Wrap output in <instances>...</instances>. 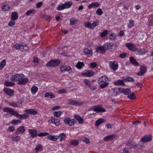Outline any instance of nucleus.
<instances>
[{
  "label": "nucleus",
  "mask_w": 153,
  "mask_h": 153,
  "mask_svg": "<svg viewBox=\"0 0 153 153\" xmlns=\"http://www.w3.org/2000/svg\"><path fill=\"white\" fill-rule=\"evenodd\" d=\"M3 110L4 112H8L10 114L15 116L20 120L26 119L29 117V115L25 113L23 114H19L13 109L8 107H5L3 109Z\"/></svg>",
  "instance_id": "nucleus-1"
},
{
  "label": "nucleus",
  "mask_w": 153,
  "mask_h": 153,
  "mask_svg": "<svg viewBox=\"0 0 153 153\" xmlns=\"http://www.w3.org/2000/svg\"><path fill=\"white\" fill-rule=\"evenodd\" d=\"M98 81L100 88H101L103 89L108 85L109 84L108 82L110 81V79L106 76L104 75L100 77Z\"/></svg>",
  "instance_id": "nucleus-2"
},
{
  "label": "nucleus",
  "mask_w": 153,
  "mask_h": 153,
  "mask_svg": "<svg viewBox=\"0 0 153 153\" xmlns=\"http://www.w3.org/2000/svg\"><path fill=\"white\" fill-rule=\"evenodd\" d=\"M14 47L16 49H19L21 51L23 52L27 51L29 49L27 45L24 42L15 44Z\"/></svg>",
  "instance_id": "nucleus-3"
},
{
  "label": "nucleus",
  "mask_w": 153,
  "mask_h": 153,
  "mask_svg": "<svg viewBox=\"0 0 153 153\" xmlns=\"http://www.w3.org/2000/svg\"><path fill=\"white\" fill-rule=\"evenodd\" d=\"M112 49V46L111 44L108 43L103 45L102 46L99 47L97 48L96 51L100 53H103L105 52L106 50Z\"/></svg>",
  "instance_id": "nucleus-4"
},
{
  "label": "nucleus",
  "mask_w": 153,
  "mask_h": 153,
  "mask_svg": "<svg viewBox=\"0 0 153 153\" xmlns=\"http://www.w3.org/2000/svg\"><path fill=\"white\" fill-rule=\"evenodd\" d=\"M25 76L22 74H16L12 76L11 77V80L12 81L16 82L19 81L24 78Z\"/></svg>",
  "instance_id": "nucleus-5"
},
{
  "label": "nucleus",
  "mask_w": 153,
  "mask_h": 153,
  "mask_svg": "<svg viewBox=\"0 0 153 153\" xmlns=\"http://www.w3.org/2000/svg\"><path fill=\"white\" fill-rule=\"evenodd\" d=\"M60 62L59 60H52L48 62L46 65L48 67H54L58 65Z\"/></svg>",
  "instance_id": "nucleus-6"
},
{
  "label": "nucleus",
  "mask_w": 153,
  "mask_h": 153,
  "mask_svg": "<svg viewBox=\"0 0 153 153\" xmlns=\"http://www.w3.org/2000/svg\"><path fill=\"white\" fill-rule=\"evenodd\" d=\"M68 103L69 104L71 105L81 106L84 103V102H79L78 101L71 99L68 100Z\"/></svg>",
  "instance_id": "nucleus-7"
},
{
  "label": "nucleus",
  "mask_w": 153,
  "mask_h": 153,
  "mask_svg": "<svg viewBox=\"0 0 153 153\" xmlns=\"http://www.w3.org/2000/svg\"><path fill=\"white\" fill-rule=\"evenodd\" d=\"M64 123L69 126H72L74 125L76 122L74 119H71L69 117H67L64 120Z\"/></svg>",
  "instance_id": "nucleus-8"
},
{
  "label": "nucleus",
  "mask_w": 153,
  "mask_h": 153,
  "mask_svg": "<svg viewBox=\"0 0 153 153\" xmlns=\"http://www.w3.org/2000/svg\"><path fill=\"white\" fill-rule=\"evenodd\" d=\"M109 66L110 68L115 71L117 70L118 67L117 62L116 61H110L109 62Z\"/></svg>",
  "instance_id": "nucleus-9"
},
{
  "label": "nucleus",
  "mask_w": 153,
  "mask_h": 153,
  "mask_svg": "<svg viewBox=\"0 0 153 153\" xmlns=\"http://www.w3.org/2000/svg\"><path fill=\"white\" fill-rule=\"evenodd\" d=\"M126 46L129 50L132 51L134 52L137 50L136 45L132 43H127L126 44Z\"/></svg>",
  "instance_id": "nucleus-10"
},
{
  "label": "nucleus",
  "mask_w": 153,
  "mask_h": 153,
  "mask_svg": "<svg viewBox=\"0 0 153 153\" xmlns=\"http://www.w3.org/2000/svg\"><path fill=\"white\" fill-rule=\"evenodd\" d=\"M135 51L136 54L139 55H144L147 52V51L144 48H137V50Z\"/></svg>",
  "instance_id": "nucleus-11"
},
{
  "label": "nucleus",
  "mask_w": 153,
  "mask_h": 153,
  "mask_svg": "<svg viewBox=\"0 0 153 153\" xmlns=\"http://www.w3.org/2000/svg\"><path fill=\"white\" fill-rule=\"evenodd\" d=\"M152 136L151 134H148L145 136L141 138V140L144 143L148 142L152 140Z\"/></svg>",
  "instance_id": "nucleus-12"
},
{
  "label": "nucleus",
  "mask_w": 153,
  "mask_h": 153,
  "mask_svg": "<svg viewBox=\"0 0 153 153\" xmlns=\"http://www.w3.org/2000/svg\"><path fill=\"white\" fill-rule=\"evenodd\" d=\"M94 111L95 112H105L106 110L103 108L100 105L95 106H94Z\"/></svg>",
  "instance_id": "nucleus-13"
},
{
  "label": "nucleus",
  "mask_w": 153,
  "mask_h": 153,
  "mask_svg": "<svg viewBox=\"0 0 153 153\" xmlns=\"http://www.w3.org/2000/svg\"><path fill=\"white\" fill-rule=\"evenodd\" d=\"M140 71L137 72V74L139 76L143 75L146 71V68L145 66H142L140 68Z\"/></svg>",
  "instance_id": "nucleus-14"
},
{
  "label": "nucleus",
  "mask_w": 153,
  "mask_h": 153,
  "mask_svg": "<svg viewBox=\"0 0 153 153\" xmlns=\"http://www.w3.org/2000/svg\"><path fill=\"white\" fill-rule=\"evenodd\" d=\"M25 112L30 114L36 115L37 114V111L34 109H26Z\"/></svg>",
  "instance_id": "nucleus-15"
},
{
  "label": "nucleus",
  "mask_w": 153,
  "mask_h": 153,
  "mask_svg": "<svg viewBox=\"0 0 153 153\" xmlns=\"http://www.w3.org/2000/svg\"><path fill=\"white\" fill-rule=\"evenodd\" d=\"M4 91L6 94L9 95L10 96H12L14 94V91L8 88H4Z\"/></svg>",
  "instance_id": "nucleus-16"
},
{
  "label": "nucleus",
  "mask_w": 153,
  "mask_h": 153,
  "mask_svg": "<svg viewBox=\"0 0 153 153\" xmlns=\"http://www.w3.org/2000/svg\"><path fill=\"white\" fill-rule=\"evenodd\" d=\"M29 132L31 135L32 138L36 137L37 135V130L36 129H29L28 130Z\"/></svg>",
  "instance_id": "nucleus-17"
},
{
  "label": "nucleus",
  "mask_w": 153,
  "mask_h": 153,
  "mask_svg": "<svg viewBox=\"0 0 153 153\" xmlns=\"http://www.w3.org/2000/svg\"><path fill=\"white\" fill-rule=\"evenodd\" d=\"M94 74V72L92 71H88L82 74V75L85 76L91 77Z\"/></svg>",
  "instance_id": "nucleus-18"
},
{
  "label": "nucleus",
  "mask_w": 153,
  "mask_h": 153,
  "mask_svg": "<svg viewBox=\"0 0 153 153\" xmlns=\"http://www.w3.org/2000/svg\"><path fill=\"white\" fill-rule=\"evenodd\" d=\"M100 4L98 2H94L88 5V8L91 9L94 7H97L99 6Z\"/></svg>",
  "instance_id": "nucleus-19"
},
{
  "label": "nucleus",
  "mask_w": 153,
  "mask_h": 153,
  "mask_svg": "<svg viewBox=\"0 0 153 153\" xmlns=\"http://www.w3.org/2000/svg\"><path fill=\"white\" fill-rule=\"evenodd\" d=\"M127 145L131 148H134L137 146V144L134 141H130L126 143Z\"/></svg>",
  "instance_id": "nucleus-20"
},
{
  "label": "nucleus",
  "mask_w": 153,
  "mask_h": 153,
  "mask_svg": "<svg viewBox=\"0 0 153 153\" xmlns=\"http://www.w3.org/2000/svg\"><path fill=\"white\" fill-rule=\"evenodd\" d=\"M129 61L133 65L136 66H138L139 65V63L133 57L130 56L129 57Z\"/></svg>",
  "instance_id": "nucleus-21"
},
{
  "label": "nucleus",
  "mask_w": 153,
  "mask_h": 153,
  "mask_svg": "<svg viewBox=\"0 0 153 153\" xmlns=\"http://www.w3.org/2000/svg\"><path fill=\"white\" fill-rule=\"evenodd\" d=\"M115 135L114 134L107 135L104 137V140L105 141L111 140L115 138Z\"/></svg>",
  "instance_id": "nucleus-22"
},
{
  "label": "nucleus",
  "mask_w": 153,
  "mask_h": 153,
  "mask_svg": "<svg viewBox=\"0 0 153 153\" xmlns=\"http://www.w3.org/2000/svg\"><path fill=\"white\" fill-rule=\"evenodd\" d=\"M25 129L23 126H21L17 128L16 133L19 134L24 133L25 131Z\"/></svg>",
  "instance_id": "nucleus-23"
},
{
  "label": "nucleus",
  "mask_w": 153,
  "mask_h": 153,
  "mask_svg": "<svg viewBox=\"0 0 153 153\" xmlns=\"http://www.w3.org/2000/svg\"><path fill=\"white\" fill-rule=\"evenodd\" d=\"M29 79L27 78L25 79H21L19 82H17V84L19 85H25L26 84L28 81Z\"/></svg>",
  "instance_id": "nucleus-24"
},
{
  "label": "nucleus",
  "mask_w": 153,
  "mask_h": 153,
  "mask_svg": "<svg viewBox=\"0 0 153 153\" xmlns=\"http://www.w3.org/2000/svg\"><path fill=\"white\" fill-rule=\"evenodd\" d=\"M112 90L115 96H117V95L119 94L120 93H121V88H112Z\"/></svg>",
  "instance_id": "nucleus-25"
},
{
  "label": "nucleus",
  "mask_w": 153,
  "mask_h": 153,
  "mask_svg": "<svg viewBox=\"0 0 153 153\" xmlns=\"http://www.w3.org/2000/svg\"><path fill=\"white\" fill-rule=\"evenodd\" d=\"M47 138L48 139L55 141H56L58 138H59V136L50 135L47 136Z\"/></svg>",
  "instance_id": "nucleus-26"
},
{
  "label": "nucleus",
  "mask_w": 153,
  "mask_h": 153,
  "mask_svg": "<svg viewBox=\"0 0 153 153\" xmlns=\"http://www.w3.org/2000/svg\"><path fill=\"white\" fill-rule=\"evenodd\" d=\"M65 9H68L70 8L73 5V3L71 1H68L65 2L63 4Z\"/></svg>",
  "instance_id": "nucleus-27"
},
{
  "label": "nucleus",
  "mask_w": 153,
  "mask_h": 153,
  "mask_svg": "<svg viewBox=\"0 0 153 153\" xmlns=\"http://www.w3.org/2000/svg\"><path fill=\"white\" fill-rule=\"evenodd\" d=\"M18 17V15L17 13L16 12L12 13L11 14V19L12 20L15 21L16 20Z\"/></svg>",
  "instance_id": "nucleus-28"
},
{
  "label": "nucleus",
  "mask_w": 153,
  "mask_h": 153,
  "mask_svg": "<svg viewBox=\"0 0 153 153\" xmlns=\"http://www.w3.org/2000/svg\"><path fill=\"white\" fill-rule=\"evenodd\" d=\"M114 85H121L124 86L125 85V84L123 81L122 80L119 79L115 81L114 83Z\"/></svg>",
  "instance_id": "nucleus-29"
},
{
  "label": "nucleus",
  "mask_w": 153,
  "mask_h": 153,
  "mask_svg": "<svg viewBox=\"0 0 153 153\" xmlns=\"http://www.w3.org/2000/svg\"><path fill=\"white\" fill-rule=\"evenodd\" d=\"M131 91L130 89H123L122 88H121V93H123L125 94H129L131 93Z\"/></svg>",
  "instance_id": "nucleus-30"
},
{
  "label": "nucleus",
  "mask_w": 153,
  "mask_h": 153,
  "mask_svg": "<svg viewBox=\"0 0 153 153\" xmlns=\"http://www.w3.org/2000/svg\"><path fill=\"white\" fill-rule=\"evenodd\" d=\"M84 53L88 57H90L92 55V52L91 50H88V49H85L84 50Z\"/></svg>",
  "instance_id": "nucleus-31"
},
{
  "label": "nucleus",
  "mask_w": 153,
  "mask_h": 153,
  "mask_svg": "<svg viewBox=\"0 0 153 153\" xmlns=\"http://www.w3.org/2000/svg\"><path fill=\"white\" fill-rule=\"evenodd\" d=\"M45 97H46L50 98L51 99L54 98L55 97L53 94L51 93L47 92L46 93L45 95Z\"/></svg>",
  "instance_id": "nucleus-32"
},
{
  "label": "nucleus",
  "mask_w": 153,
  "mask_h": 153,
  "mask_svg": "<svg viewBox=\"0 0 153 153\" xmlns=\"http://www.w3.org/2000/svg\"><path fill=\"white\" fill-rule=\"evenodd\" d=\"M38 89V88L35 86H32L30 89L31 92L33 95H34L36 93Z\"/></svg>",
  "instance_id": "nucleus-33"
},
{
  "label": "nucleus",
  "mask_w": 153,
  "mask_h": 153,
  "mask_svg": "<svg viewBox=\"0 0 153 153\" xmlns=\"http://www.w3.org/2000/svg\"><path fill=\"white\" fill-rule=\"evenodd\" d=\"M74 117L76 120L78 121L79 124H82L83 123V119L79 115H76Z\"/></svg>",
  "instance_id": "nucleus-34"
},
{
  "label": "nucleus",
  "mask_w": 153,
  "mask_h": 153,
  "mask_svg": "<svg viewBox=\"0 0 153 153\" xmlns=\"http://www.w3.org/2000/svg\"><path fill=\"white\" fill-rule=\"evenodd\" d=\"M59 136V138L60 139V141H62L65 140L66 137L65 134L64 133H62L59 134L58 136Z\"/></svg>",
  "instance_id": "nucleus-35"
},
{
  "label": "nucleus",
  "mask_w": 153,
  "mask_h": 153,
  "mask_svg": "<svg viewBox=\"0 0 153 153\" xmlns=\"http://www.w3.org/2000/svg\"><path fill=\"white\" fill-rule=\"evenodd\" d=\"M77 20L73 18L70 19V23L71 25H74L77 23Z\"/></svg>",
  "instance_id": "nucleus-36"
},
{
  "label": "nucleus",
  "mask_w": 153,
  "mask_h": 153,
  "mask_svg": "<svg viewBox=\"0 0 153 153\" xmlns=\"http://www.w3.org/2000/svg\"><path fill=\"white\" fill-rule=\"evenodd\" d=\"M36 12L35 10H29L26 13V14L27 16H29L32 14H35Z\"/></svg>",
  "instance_id": "nucleus-37"
},
{
  "label": "nucleus",
  "mask_w": 153,
  "mask_h": 153,
  "mask_svg": "<svg viewBox=\"0 0 153 153\" xmlns=\"http://www.w3.org/2000/svg\"><path fill=\"white\" fill-rule=\"evenodd\" d=\"M6 60L3 59L1 61L0 63V70L2 69L6 65Z\"/></svg>",
  "instance_id": "nucleus-38"
},
{
  "label": "nucleus",
  "mask_w": 153,
  "mask_h": 153,
  "mask_svg": "<svg viewBox=\"0 0 153 153\" xmlns=\"http://www.w3.org/2000/svg\"><path fill=\"white\" fill-rule=\"evenodd\" d=\"M42 149V147L40 144L37 145L35 148L36 152L41 151Z\"/></svg>",
  "instance_id": "nucleus-39"
},
{
  "label": "nucleus",
  "mask_w": 153,
  "mask_h": 153,
  "mask_svg": "<svg viewBox=\"0 0 153 153\" xmlns=\"http://www.w3.org/2000/svg\"><path fill=\"white\" fill-rule=\"evenodd\" d=\"M4 84L6 86L9 87L13 86L15 84L13 82L6 81L4 82Z\"/></svg>",
  "instance_id": "nucleus-40"
},
{
  "label": "nucleus",
  "mask_w": 153,
  "mask_h": 153,
  "mask_svg": "<svg viewBox=\"0 0 153 153\" xmlns=\"http://www.w3.org/2000/svg\"><path fill=\"white\" fill-rule=\"evenodd\" d=\"M56 9L58 10H61L65 9L63 4L57 6Z\"/></svg>",
  "instance_id": "nucleus-41"
},
{
  "label": "nucleus",
  "mask_w": 153,
  "mask_h": 153,
  "mask_svg": "<svg viewBox=\"0 0 153 153\" xmlns=\"http://www.w3.org/2000/svg\"><path fill=\"white\" fill-rule=\"evenodd\" d=\"M21 122V121L19 120H12L11 122L12 124L15 125H17L19 123H20Z\"/></svg>",
  "instance_id": "nucleus-42"
},
{
  "label": "nucleus",
  "mask_w": 153,
  "mask_h": 153,
  "mask_svg": "<svg viewBox=\"0 0 153 153\" xmlns=\"http://www.w3.org/2000/svg\"><path fill=\"white\" fill-rule=\"evenodd\" d=\"M11 139L13 141H17L20 140V136H16V137H11Z\"/></svg>",
  "instance_id": "nucleus-43"
},
{
  "label": "nucleus",
  "mask_w": 153,
  "mask_h": 153,
  "mask_svg": "<svg viewBox=\"0 0 153 153\" xmlns=\"http://www.w3.org/2000/svg\"><path fill=\"white\" fill-rule=\"evenodd\" d=\"M84 65V64L83 62H78L76 66L78 69H80L82 68V66Z\"/></svg>",
  "instance_id": "nucleus-44"
},
{
  "label": "nucleus",
  "mask_w": 153,
  "mask_h": 153,
  "mask_svg": "<svg viewBox=\"0 0 153 153\" xmlns=\"http://www.w3.org/2000/svg\"><path fill=\"white\" fill-rule=\"evenodd\" d=\"M70 144L71 145L76 146L78 144V142L76 140H72L70 141Z\"/></svg>",
  "instance_id": "nucleus-45"
},
{
  "label": "nucleus",
  "mask_w": 153,
  "mask_h": 153,
  "mask_svg": "<svg viewBox=\"0 0 153 153\" xmlns=\"http://www.w3.org/2000/svg\"><path fill=\"white\" fill-rule=\"evenodd\" d=\"M84 82L89 88H91V83L90 81L87 79H84Z\"/></svg>",
  "instance_id": "nucleus-46"
},
{
  "label": "nucleus",
  "mask_w": 153,
  "mask_h": 153,
  "mask_svg": "<svg viewBox=\"0 0 153 153\" xmlns=\"http://www.w3.org/2000/svg\"><path fill=\"white\" fill-rule=\"evenodd\" d=\"M108 33L107 30H104L103 32L100 33V36L102 37H104L108 34Z\"/></svg>",
  "instance_id": "nucleus-47"
},
{
  "label": "nucleus",
  "mask_w": 153,
  "mask_h": 153,
  "mask_svg": "<svg viewBox=\"0 0 153 153\" xmlns=\"http://www.w3.org/2000/svg\"><path fill=\"white\" fill-rule=\"evenodd\" d=\"M62 112L61 111H55L54 113V116L56 117H59L62 114Z\"/></svg>",
  "instance_id": "nucleus-48"
},
{
  "label": "nucleus",
  "mask_w": 153,
  "mask_h": 153,
  "mask_svg": "<svg viewBox=\"0 0 153 153\" xmlns=\"http://www.w3.org/2000/svg\"><path fill=\"white\" fill-rule=\"evenodd\" d=\"M65 71H67L69 73H71L72 71L71 68L68 66L66 65Z\"/></svg>",
  "instance_id": "nucleus-49"
},
{
  "label": "nucleus",
  "mask_w": 153,
  "mask_h": 153,
  "mask_svg": "<svg viewBox=\"0 0 153 153\" xmlns=\"http://www.w3.org/2000/svg\"><path fill=\"white\" fill-rule=\"evenodd\" d=\"M103 120H104L102 119H99L96 121L95 125L96 126H98L103 122Z\"/></svg>",
  "instance_id": "nucleus-50"
},
{
  "label": "nucleus",
  "mask_w": 153,
  "mask_h": 153,
  "mask_svg": "<svg viewBox=\"0 0 153 153\" xmlns=\"http://www.w3.org/2000/svg\"><path fill=\"white\" fill-rule=\"evenodd\" d=\"M129 23L128 25V28H130L134 26V22L133 20L129 21Z\"/></svg>",
  "instance_id": "nucleus-51"
},
{
  "label": "nucleus",
  "mask_w": 153,
  "mask_h": 153,
  "mask_svg": "<svg viewBox=\"0 0 153 153\" xmlns=\"http://www.w3.org/2000/svg\"><path fill=\"white\" fill-rule=\"evenodd\" d=\"M10 9V7L7 5H4L2 6V9L3 11H7Z\"/></svg>",
  "instance_id": "nucleus-52"
},
{
  "label": "nucleus",
  "mask_w": 153,
  "mask_h": 153,
  "mask_svg": "<svg viewBox=\"0 0 153 153\" xmlns=\"http://www.w3.org/2000/svg\"><path fill=\"white\" fill-rule=\"evenodd\" d=\"M97 25V22L96 21H94L92 24H91V26H91V29H93Z\"/></svg>",
  "instance_id": "nucleus-53"
},
{
  "label": "nucleus",
  "mask_w": 153,
  "mask_h": 153,
  "mask_svg": "<svg viewBox=\"0 0 153 153\" xmlns=\"http://www.w3.org/2000/svg\"><path fill=\"white\" fill-rule=\"evenodd\" d=\"M128 97L130 99V100H133L135 98V97L134 93H132L130 95H128Z\"/></svg>",
  "instance_id": "nucleus-54"
},
{
  "label": "nucleus",
  "mask_w": 153,
  "mask_h": 153,
  "mask_svg": "<svg viewBox=\"0 0 153 153\" xmlns=\"http://www.w3.org/2000/svg\"><path fill=\"white\" fill-rule=\"evenodd\" d=\"M49 133L48 132H41L37 134V135L40 137H43L47 135H48Z\"/></svg>",
  "instance_id": "nucleus-55"
},
{
  "label": "nucleus",
  "mask_w": 153,
  "mask_h": 153,
  "mask_svg": "<svg viewBox=\"0 0 153 153\" xmlns=\"http://www.w3.org/2000/svg\"><path fill=\"white\" fill-rule=\"evenodd\" d=\"M96 13L97 15H101L102 14L103 11L101 8H99L97 10Z\"/></svg>",
  "instance_id": "nucleus-56"
},
{
  "label": "nucleus",
  "mask_w": 153,
  "mask_h": 153,
  "mask_svg": "<svg viewBox=\"0 0 153 153\" xmlns=\"http://www.w3.org/2000/svg\"><path fill=\"white\" fill-rule=\"evenodd\" d=\"M53 122V123L56 126H59L60 124V120L58 119H54Z\"/></svg>",
  "instance_id": "nucleus-57"
},
{
  "label": "nucleus",
  "mask_w": 153,
  "mask_h": 153,
  "mask_svg": "<svg viewBox=\"0 0 153 153\" xmlns=\"http://www.w3.org/2000/svg\"><path fill=\"white\" fill-rule=\"evenodd\" d=\"M126 81L131 82H133L134 81V79L131 77H128L126 79Z\"/></svg>",
  "instance_id": "nucleus-58"
},
{
  "label": "nucleus",
  "mask_w": 153,
  "mask_h": 153,
  "mask_svg": "<svg viewBox=\"0 0 153 153\" xmlns=\"http://www.w3.org/2000/svg\"><path fill=\"white\" fill-rule=\"evenodd\" d=\"M116 34L114 33H113L111 34L109 36V38L111 39H114L116 37Z\"/></svg>",
  "instance_id": "nucleus-59"
},
{
  "label": "nucleus",
  "mask_w": 153,
  "mask_h": 153,
  "mask_svg": "<svg viewBox=\"0 0 153 153\" xmlns=\"http://www.w3.org/2000/svg\"><path fill=\"white\" fill-rule=\"evenodd\" d=\"M85 26V27L88 28H90L91 29V24L89 22H85L84 23Z\"/></svg>",
  "instance_id": "nucleus-60"
},
{
  "label": "nucleus",
  "mask_w": 153,
  "mask_h": 153,
  "mask_svg": "<svg viewBox=\"0 0 153 153\" xmlns=\"http://www.w3.org/2000/svg\"><path fill=\"white\" fill-rule=\"evenodd\" d=\"M9 105L13 107H17L18 106V105L15 102H10Z\"/></svg>",
  "instance_id": "nucleus-61"
},
{
  "label": "nucleus",
  "mask_w": 153,
  "mask_h": 153,
  "mask_svg": "<svg viewBox=\"0 0 153 153\" xmlns=\"http://www.w3.org/2000/svg\"><path fill=\"white\" fill-rule=\"evenodd\" d=\"M8 129L10 132L13 131L15 130V127L14 126H9L8 128Z\"/></svg>",
  "instance_id": "nucleus-62"
},
{
  "label": "nucleus",
  "mask_w": 153,
  "mask_h": 153,
  "mask_svg": "<svg viewBox=\"0 0 153 153\" xmlns=\"http://www.w3.org/2000/svg\"><path fill=\"white\" fill-rule=\"evenodd\" d=\"M15 22L14 21L12 20V21H10L9 22V24H8V25L9 26H10V27H12L14 25H15Z\"/></svg>",
  "instance_id": "nucleus-63"
},
{
  "label": "nucleus",
  "mask_w": 153,
  "mask_h": 153,
  "mask_svg": "<svg viewBox=\"0 0 153 153\" xmlns=\"http://www.w3.org/2000/svg\"><path fill=\"white\" fill-rule=\"evenodd\" d=\"M123 150L122 153H130L128 149L126 148H123Z\"/></svg>",
  "instance_id": "nucleus-64"
}]
</instances>
